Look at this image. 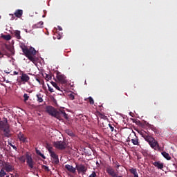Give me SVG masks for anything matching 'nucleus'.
Wrapping results in <instances>:
<instances>
[{"mask_svg": "<svg viewBox=\"0 0 177 177\" xmlns=\"http://www.w3.org/2000/svg\"><path fill=\"white\" fill-rule=\"evenodd\" d=\"M36 153H37V154L40 156L43 159H46V157L39 150L36 149Z\"/></svg>", "mask_w": 177, "mask_h": 177, "instance_id": "obj_31", "label": "nucleus"}, {"mask_svg": "<svg viewBox=\"0 0 177 177\" xmlns=\"http://www.w3.org/2000/svg\"><path fill=\"white\" fill-rule=\"evenodd\" d=\"M57 78L59 83L61 84H66V77L64 75H62L60 72H57Z\"/></svg>", "mask_w": 177, "mask_h": 177, "instance_id": "obj_10", "label": "nucleus"}, {"mask_svg": "<svg viewBox=\"0 0 177 177\" xmlns=\"http://www.w3.org/2000/svg\"><path fill=\"white\" fill-rule=\"evenodd\" d=\"M117 132V130H115V133H116Z\"/></svg>", "mask_w": 177, "mask_h": 177, "instance_id": "obj_51", "label": "nucleus"}, {"mask_svg": "<svg viewBox=\"0 0 177 177\" xmlns=\"http://www.w3.org/2000/svg\"><path fill=\"white\" fill-rule=\"evenodd\" d=\"M53 146L55 148L59 150H64L66 148V142L64 141H56L53 142Z\"/></svg>", "mask_w": 177, "mask_h": 177, "instance_id": "obj_8", "label": "nucleus"}, {"mask_svg": "<svg viewBox=\"0 0 177 177\" xmlns=\"http://www.w3.org/2000/svg\"><path fill=\"white\" fill-rule=\"evenodd\" d=\"M24 102H25V103H26L27 102V101L29 100V98H30V96H28V93H24Z\"/></svg>", "mask_w": 177, "mask_h": 177, "instance_id": "obj_33", "label": "nucleus"}, {"mask_svg": "<svg viewBox=\"0 0 177 177\" xmlns=\"http://www.w3.org/2000/svg\"><path fill=\"white\" fill-rule=\"evenodd\" d=\"M14 35L15 36V37L17 39H21V31L19 30H16L15 32H14Z\"/></svg>", "mask_w": 177, "mask_h": 177, "instance_id": "obj_26", "label": "nucleus"}, {"mask_svg": "<svg viewBox=\"0 0 177 177\" xmlns=\"http://www.w3.org/2000/svg\"><path fill=\"white\" fill-rule=\"evenodd\" d=\"M20 80L23 83H28L30 80V77L27 74L23 73L20 77Z\"/></svg>", "mask_w": 177, "mask_h": 177, "instance_id": "obj_13", "label": "nucleus"}, {"mask_svg": "<svg viewBox=\"0 0 177 177\" xmlns=\"http://www.w3.org/2000/svg\"><path fill=\"white\" fill-rule=\"evenodd\" d=\"M26 164L29 167V169L32 170L34 168L35 162L33 160L32 156L29 155L28 153H26Z\"/></svg>", "mask_w": 177, "mask_h": 177, "instance_id": "obj_7", "label": "nucleus"}, {"mask_svg": "<svg viewBox=\"0 0 177 177\" xmlns=\"http://www.w3.org/2000/svg\"><path fill=\"white\" fill-rule=\"evenodd\" d=\"M113 164L115 165V167L117 168V169H119V167H120V163L118 161L114 162L113 160Z\"/></svg>", "mask_w": 177, "mask_h": 177, "instance_id": "obj_37", "label": "nucleus"}, {"mask_svg": "<svg viewBox=\"0 0 177 177\" xmlns=\"http://www.w3.org/2000/svg\"><path fill=\"white\" fill-rule=\"evenodd\" d=\"M4 169L7 172H10L13 170V167L10 164H6L5 166H4Z\"/></svg>", "mask_w": 177, "mask_h": 177, "instance_id": "obj_17", "label": "nucleus"}, {"mask_svg": "<svg viewBox=\"0 0 177 177\" xmlns=\"http://www.w3.org/2000/svg\"><path fill=\"white\" fill-rule=\"evenodd\" d=\"M59 120H60V118H61L62 115L65 118V120H68V114L66 113L64 110L59 111Z\"/></svg>", "mask_w": 177, "mask_h": 177, "instance_id": "obj_18", "label": "nucleus"}, {"mask_svg": "<svg viewBox=\"0 0 177 177\" xmlns=\"http://www.w3.org/2000/svg\"><path fill=\"white\" fill-rule=\"evenodd\" d=\"M43 25H44V22L41 21L37 24H35L34 26H32V28H34V29L42 28Z\"/></svg>", "mask_w": 177, "mask_h": 177, "instance_id": "obj_20", "label": "nucleus"}, {"mask_svg": "<svg viewBox=\"0 0 177 177\" xmlns=\"http://www.w3.org/2000/svg\"><path fill=\"white\" fill-rule=\"evenodd\" d=\"M129 171L133 175V177H139L136 168L129 169Z\"/></svg>", "mask_w": 177, "mask_h": 177, "instance_id": "obj_22", "label": "nucleus"}, {"mask_svg": "<svg viewBox=\"0 0 177 177\" xmlns=\"http://www.w3.org/2000/svg\"><path fill=\"white\" fill-rule=\"evenodd\" d=\"M3 57V53L1 52L0 50V58Z\"/></svg>", "mask_w": 177, "mask_h": 177, "instance_id": "obj_43", "label": "nucleus"}, {"mask_svg": "<svg viewBox=\"0 0 177 177\" xmlns=\"http://www.w3.org/2000/svg\"><path fill=\"white\" fill-rule=\"evenodd\" d=\"M6 48H7V50H8L12 54H15L14 53V49L12 47H8V45H6Z\"/></svg>", "mask_w": 177, "mask_h": 177, "instance_id": "obj_36", "label": "nucleus"}, {"mask_svg": "<svg viewBox=\"0 0 177 177\" xmlns=\"http://www.w3.org/2000/svg\"><path fill=\"white\" fill-rule=\"evenodd\" d=\"M142 137L148 142L151 147L155 150H160L159 142L153 137L149 136L146 131H141Z\"/></svg>", "mask_w": 177, "mask_h": 177, "instance_id": "obj_1", "label": "nucleus"}, {"mask_svg": "<svg viewBox=\"0 0 177 177\" xmlns=\"http://www.w3.org/2000/svg\"><path fill=\"white\" fill-rule=\"evenodd\" d=\"M1 38H3V39H5L6 41H10L12 39V37L10 34L8 35H3L1 34Z\"/></svg>", "mask_w": 177, "mask_h": 177, "instance_id": "obj_23", "label": "nucleus"}, {"mask_svg": "<svg viewBox=\"0 0 177 177\" xmlns=\"http://www.w3.org/2000/svg\"><path fill=\"white\" fill-rule=\"evenodd\" d=\"M46 112L49 115L56 118L57 120H59V111H57L55 108L53 106H47L46 109Z\"/></svg>", "mask_w": 177, "mask_h": 177, "instance_id": "obj_5", "label": "nucleus"}, {"mask_svg": "<svg viewBox=\"0 0 177 177\" xmlns=\"http://www.w3.org/2000/svg\"><path fill=\"white\" fill-rule=\"evenodd\" d=\"M15 17L21 18L23 15V10H17L15 12Z\"/></svg>", "mask_w": 177, "mask_h": 177, "instance_id": "obj_19", "label": "nucleus"}, {"mask_svg": "<svg viewBox=\"0 0 177 177\" xmlns=\"http://www.w3.org/2000/svg\"><path fill=\"white\" fill-rule=\"evenodd\" d=\"M11 147H12L14 149H15V150L17 149V147H15V145H11Z\"/></svg>", "mask_w": 177, "mask_h": 177, "instance_id": "obj_44", "label": "nucleus"}, {"mask_svg": "<svg viewBox=\"0 0 177 177\" xmlns=\"http://www.w3.org/2000/svg\"><path fill=\"white\" fill-rule=\"evenodd\" d=\"M69 100H74L75 99V97L74 95V93H71L68 95Z\"/></svg>", "mask_w": 177, "mask_h": 177, "instance_id": "obj_34", "label": "nucleus"}, {"mask_svg": "<svg viewBox=\"0 0 177 177\" xmlns=\"http://www.w3.org/2000/svg\"><path fill=\"white\" fill-rule=\"evenodd\" d=\"M7 173L3 169H1L0 171V177H6Z\"/></svg>", "mask_w": 177, "mask_h": 177, "instance_id": "obj_32", "label": "nucleus"}, {"mask_svg": "<svg viewBox=\"0 0 177 177\" xmlns=\"http://www.w3.org/2000/svg\"><path fill=\"white\" fill-rule=\"evenodd\" d=\"M18 160L23 163H24L26 162V158L24 156H21V157H19Z\"/></svg>", "mask_w": 177, "mask_h": 177, "instance_id": "obj_35", "label": "nucleus"}, {"mask_svg": "<svg viewBox=\"0 0 177 177\" xmlns=\"http://www.w3.org/2000/svg\"><path fill=\"white\" fill-rule=\"evenodd\" d=\"M36 97L37 98V101L39 102H43V98H42V95L41 93H38L36 95Z\"/></svg>", "mask_w": 177, "mask_h": 177, "instance_id": "obj_27", "label": "nucleus"}, {"mask_svg": "<svg viewBox=\"0 0 177 177\" xmlns=\"http://www.w3.org/2000/svg\"><path fill=\"white\" fill-rule=\"evenodd\" d=\"M13 75H19V72H17V71H14V72H13Z\"/></svg>", "mask_w": 177, "mask_h": 177, "instance_id": "obj_45", "label": "nucleus"}, {"mask_svg": "<svg viewBox=\"0 0 177 177\" xmlns=\"http://www.w3.org/2000/svg\"><path fill=\"white\" fill-rule=\"evenodd\" d=\"M58 39H60V37H58Z\"/></svg>", "mask_w": 177, "mask_h": 177, "instance_id": "obj_53", "label": "nucleus"}, {"mask_svg": "<svg viewBox=\"0 0 177 177\" xmlns=\"http://www.w3.org/2000/svg\"><path fill=\"white\" fill-rule=\"evenodd\" d=\"M21 48L23 53L25 54V56L29 59V61L32 62L34 64L37 63V60L35 56L37 55V50L35 48L30 47L28 48L26 46H21Z\"/></svg>", "mask_w": 177, "mask_h": 177, "instance_id": "obj_2", "label": "nucleus"}, {"mask_svg": "<svg viewBox=\"0 0 177 177\" xmlns=\"http://www.w3.org/2000/svg\"><path fill=\"white\" fill-rule=\"evenodd\" d=\"M96 165H97V166H100V163H99L98 161L96 162Z\"/></svg>", "mask_w": 177, "mask_h": 177, "instance_id": "obj_47", "label": "nucleus"}, {"mask_svg": "<svg viewBox=\"0 0 177 177\" xmlns=\"http://www.w3.org/2000/svg\"><path fill=\"white\" fill-rule=\"evenodd\" d=\"M155 120L157 121H162L165 120V115L164 114L161 113H157L156 115L155 116Z\"/></svg>", "mask_w": 177, "mask_h": 177, "instance_id": "obj_16", "label": "nucleus"}, {"mask_svg": "<svg viewBox=\"0 0 177 177\" xmlns=\"http://www.w3.org/2000/svg\"><path fill=\"white\" fill-rule=\"evenodd\" d=\"M66 133L68 135V136L70 137H75V134L73 133V131L70 130V129H67L66 130Z\"/></svg>", "mask_w": 177, "mask_h": 177, "instance_id": "obj_25", "label": "nucleus"}, {"mask_svg": "<svg viewBox=\"0 0 177 177\" xmlns=\"http://www.w3.org/2000/svg\"><path fill=\"white\" fill-rule=\"evenodd\" d=\"M50 84L53 85L54 88H55L57 90L60 91V87L55 82H50Z\"/></svg>", "mask_w": 177, "mask_h": 177, "instance_id": "obj_29", "label": "nucleus"}, {"mask_svg": "<svg viewBox=\"0 0 177 177\" xmlns=\"http://www.w3.org/2000/svg\"><path fill=\"white\" fill-rule=\"evenodd\" d=\"M1 16L0 15V19H1Z\"/></svg>", "mask_w": 177, "mask_h": 177, "instance_id": "obj_52", "label": "nucleus"}, {"mask_svg": "<svg viewBox=\"0 0 177 177\" xmlns=\"http://www.w3.org/2000/svg\"><path fill=\"white\" fill-rule=\"evenodd\" d=\"M52 149L53 148L51 147H48V153L51 156V158H53V163L55 165H58L59 162V156L57 155V153L54 151L52 150Z\"/></svg>", "mask_w": 177, "mask_h": 177, "instance_id": "obj_6", "label": "nucleus"}, {"mask_svg": "<svg viewBox=\"0 0 177 177\" xmlns=\"http://www.w3.org/2000/svg\"><path fill=\"white\" fill-rule=\"evenodd\" d=\"M131 142L134 145H138V146L140 145L139 139L138 138L137 136H136V138H133V139L131 140Z\"/></svg>", "mask_w": 177, "mask_h": 177, "instance_id": "obj_24", "label": "nucleus"}, {"mask_svg": "<svg viewBox=\"0 0 177 177\" xmlns=\"http://www.w3.org/2000/svg\"><path fill=\"white\" fill-rule=\"evenodd\" d=\"M87 167L84 166L83 164H76V170L79 173H82V174H85L86 171H87Z\"/></svg>", "mask_w": 177, "mask_h": 177, "instance_id": "obj_9", "label": "nucleus"}, {"mask_svg": "<svg viewBox=\"0 0 177 177\" xmlns=\"http://www.w3.org/2000/svg\"><path fill=\"white\" fill-rule=\"evenodd\" d=\"M37 80L39 82L40 81H39V80H38V79H37Z\"/></svg>", "mask_w": 177, "mask_h": 177, "instance_id": "obj_50", "label": "nucleus"}, {"mask_svg": "<svg viewBox=\"0 0 177 177\" xmlns=\"http://www.w3.org/2000/svg\"><path fill=\"white\" fill-rule=\"evenodd\" d=\"M109 122L107 120H104L101 124L100 127H102V130L105 133H108L110 132V129L108 128Z\"/></svg>", "mask_w": 177, "mask_h": 177, "instance_id": "obj_11", "label": "nucleus"}, {"mask_svg": "<svg viewBox=\"0 0 177 177\" xmlns=\"http://www.w3.org/2000/svg\"><path fill=\"white\" fill-rule=\"evenodd\" d=\"M48 91H50V92H54V91H53V88L51 87V86H50L49 85H48Z\"/></svg>", "mask_w": 177, "mask_h": 177, "instance_id": "obj_42", "label": "nucleus"}, {"mask_svg": "<svg viewBox=\"0 0 177 177\" xmlns=\"http://www.w3.org/2000/svg\"><path fill=\"white\" fill-rule=\"evenodd\" d=\"M150 128L152 130V131L156 133L157 132V129L155 127L154 125H150Z\"/></svg>", "mask_w": 177, "mask_h": 177, "instance_id": "obj_38", "label": "nucleus"}, {"mask_svg": "<svg viewBox=\"0 0 177 177\" xmlns=\"http://www.w3.org/2000/svg\"><path fill=\"white\" fill-rule=\"evenodd\" d=\"M85 101H88L90 102V104H94V100L92 97H88L84 99Z\"/></svg>", "mask_w": 177, "mask_h": 177, "instance_id": "obj_28", "label": "nucleus"}, {"mask_svg": "<svg viewBox=\"0 0 177 177\" xmlns=\"http://www.w3.org/2000/svg\"><path fill=\"white\" fill-rule=\"evenodd\" d=\"M4 177H9V175L6 174Z\"/></svg>", "mask_w": 177, "mask_h": 177, "instance_id": "obj_49", "label": "nucleus"}, {"mask_svg": "<svg viewBox=\"0 0 177 177\" xmlns=\"http://www.w3.org/2000/svg\"><path fill=\"white\" fill-rule=\"evenodd\" d=\"M108 128L110 129L111 132H113L115 131L114 124H111L109 122L108 123Z\"/></svg>", "mask_w": 177, "mask_h": 177, "instance_id": "obj_30", "label": "nucleus"}, {"mask_svg": "<svg viewBox=\"0 0 177 177\" xmlns=\"http://www.w3.org/2000/svg\"><path fill=\"white\" fill-rule=\"evenodd\" d=\"M152 165L158 168V169H162L164 168V163L160 161H156L152 162Z\"/></svg>", "mask_w": 177, "mask_h": 177, "instance_id": "obj_14", "label": "nucleus"}, {"mask_svg": "<svg viewBox=\"0 0 177 177\" xmlns=\"http://www.w3.org/2000/svg\"><path fill=\"white\" fill-rule=\"evenodd\" d=\"M105 171L109 176L111 177H123L122 175H118V173L115 171V169L113 167L108 165L105 167Z\"/></svg>", "mask_w": 177, "mask_h": 177, "instance_id": "obj_4", "label": "nucleus"}, {"mask_svg": "<svg viewBox=\"0 0 177 177\" xmlns=\"http://www.w3.org/2000/svg\"><path fill=\"white\" fill-rule=\"evenodd\" d=\"M2 162H3L2 159H0V164H2Z\"/></svg>", "mask_w": 177, "mask_h": 177, "instance_id": "obj_48", "label": "nucleus"}, {"mask_svg": "<svg viewBox=\"0 0 177 177\" xmlns=\"http://www.w3.org/2000/svg\"><path fill=\"white\" fill-rule=\"evenodd\" d=\"M43 169L47 171H50V169L47 166H45V165H43Z\"/></svg>", "mask_w": 177, "mask_h": 177, "instance_id": "obj_41", "label": "nucleus"}, {"mask_svg": "<svg viewBox=\"0 0 177 177\" xmlns=\"http://www.w3.org/2000/svg\"><path fill=\"white\" fill-rule=\"evenodd\" d=\"M52 76L50 75L46 74V80H51Z\"/></svg>", "mask_w": 177, "mask_h": 177, "instance_id": "obj_40", "label": "nucleus"}, {"mask_svg": "<svg viewBox=\"0 0 177 177\" xmlns=\"http://www.w3.org/2000/svg\"><path fill=\"white\" fill-rule=\"evenodd\" d=\"M0 129L3 131V135L6 138H11L12 134L10 133V125L7 119L0 121Z\"/></svg>", "mask_w": 177, "mask_h": 177, "instance_id": "obj_3", "label": "nucleus"}, {"mask_svg": "<svg viewBox=\"0 0 177 177\" xmlns=\"http://www.w3.org/2000/svg\"><path fill=\"white\" fill-rule=\"evenodd\" d=\"M18 138L19 139V141L23 143H26L28 142L27 137H26L24 134L21 133V131H19V133L18 134Z\"/></svg>", "mask_w": 177, "mask_h": 177, "instance_id": "obj_12", "label": "nucleus"}, {"mask_svg": "<svg viewBox=\"0 0 177 177\" xmlns=\"http://www.w3.org/2000/svg\"><path fill=\"white\" fill-rule=\"evenodd\" d=\"M88 177H97V174L95 171H92L91 175L88 176Z\"/></svg>", "mask_w": 177, "mask_h": 177, "instance_id": "obj_39", "label": "nucleus"}, {"mask_svg": "<svg viewBox=\"0 0 177 177\" xmlns=\"http://www.w3.org/2000/svg\"><path fill=\"white\" fill-rule=\"evenodd\" d=\"M162 156L165 157V158L167 160H170L171 159V157L169 156V153L166 151H162Z\"/></svg>", "mask_w": 177, "mask_h": 177, "instance_id": "obj_21", "label": "nucleus"}, {"mask_svg": "<svg viewBox=\"0 0 177 177\" xmlns=\"http://www.w3.org/2000/svg\"><path fill=\"white\" fill-rule=\"evenodd\" d=\"M58 30H62L63 29H62V28L61 26H58Z\"/></svg>", "mask_w": 177, "mask_h": 177, "instance_id": "obj_46", "label": "nucleus"}, {"mask_svg": "<svg viewBox=\"0 0 177 177\" xmlns=\"http://www.w3.org/2000/svg\"><path fill=\"white\" fill-rule=\"evenodd\" d=\"M65 169L73 174H75L76 172V167H73L69 164L65 165Z\"/></svg>", "mask_w": 177, "mask_h": 177, "instance_id": "obj_15", "label": "nucleus"}]
</instances>
